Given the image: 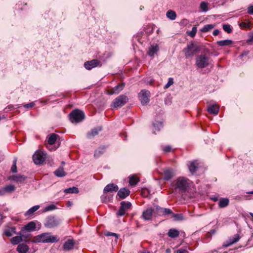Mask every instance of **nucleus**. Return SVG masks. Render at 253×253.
Segmentation results:
<instances>
[{"instance_id": "nucleus-1", "label": "nucleus", "mask_w": 253, "mask_h": 253, "mask_svg": "<svg viewBox=\"0 0 253 253\" xmlns=\"http://www.w3.org/2000/svg\"><path fill=\"white\" fill-rule=\"evenodd\" d=\"M59 241V238L57 236H53L51 233L45 232L35 236L31 239V243H53L58 242Z\"/></svg>"}, {"instance_id": "nucleus-2", "label": "nucleus", "mask_w": 253, "mask_h": 253, "mask_svg": "<svg viewBox=\"0 0 253 253\" xmlns=\"http://www.w3.org/2000/svg\"><path fill=\"white\" fill-rule=\"evenodd\" d=\"M190 180L184 177H178L175 184V188L181 192H185L190 186Z\"/></svg>"}, {"instance_id": "nucleus-3", "label": "nucleus", "mask_w": 253, "mask_h": 253, "mask_svg": "<svg viewBox=\"0 0 253 253\" xmlns=\"http://www.w3.org/2000/svg\"><path fill=\"white\" fill-rule=\"evenodd\" d=\"M69 119L73 123L82 122L84 118V113L79 109L72 111L69 114Z\"/></svg>"}, {"instance_id": "nucleus-4", "label": "nucleus", "mask_w": 253, "mask_h": 253, "mask_svg": "<svg viewBox=\"0 0 253 253\" xmlns=\"http://www.w3.org/2000/svg\"><path fill=\"white\" fill-rule=\"evenodd\" d=\"M210 58L206 55H200L196 59V65L199 68H204L209 65Z\"/></svg>"}, {"instance_id": "nucleus-5", "label": "nucleus", "mask_w": 253, "mask_h": 253, "mask_svg": "<svg viewBox=\"0 0 253 253\" xmlns=\"http://www.w3.org/2000/svg\"><path fill=\"white\" fill-rule=\"evenodd\" d=\"M128 101V98L126 95H120L114 100L111 106L117 109L125 105Z\"/></svg>"}, {"instance_id": "nucleus-6", "label": "nucleus", "mask_w": 253, "mask_h": 253, "mask_svg": "<svg viewBox=\"0 0 253 253\" xmlns=\"http://www.w3.org/2000/svg\"><path fill=\"white\" fill-rule=\"evenodd\" d=\"M198 50V46L193 43L188 44L187 47L183 49L186 58L193 56Z\"/></svg>"}, {"instance_id": "nucleus-7", "label": "nucleus", "mask_w": 253, "mask_h": 253, "mask_svg": "<svg viewBox=\"0 0 253 253\" xmlns=\"http://www.w3.org/2000/svg\"><path fill=\"white\" fill-rule=\"evenodd\" d=\"M46 154L41 151H37L33 155V160L36 165L42 164L46 159Z\"/></svg>"}, {"instance_id": "nucleus-8", "label": "nucleus", "mask_w": 253, "mask_h": 253, "mask_svg": "<svg viewBox=\"0 0 253 253\" xmlns=\"http://www.w3.org/2000/svg\"><path fill=\"white\" fill-rule=\"evenodd\" d=\"M138 97L141 104L146 105L150 101V92L147 90L143 89L139 93Z\"/></svg>"}, {"instance_id": "nucleus-9", "label": "nucleus", "mask_w": 253, "mask_h": 253, "mask_svg": "<svg viewBox=\"0 0 253 253\" xmlns=\"http://www.w3.org/2000/svg\"><path fill=\"white\" fill-rule=\"evenodd\" d=\"M28 237L29 235H24V234H20V236L13 237L11 239V242L13 245H17L22 241L29 244L31 243V239H28Z\"/></svg>"}, {"instance_id": "nucleus-10", "label": "nucleus", "mask_w": 253, "mask_h": 253, "mask_svg": "<svg viewBox=\"0 0 253 253\" xmlns=\"http://www.w3.org/2000/svg\"><path fill=\"white\" fill-rule=\"evenodd\" d=\"M59 223V220L54 216H49L46 218L44 226L47 228H53L57 226Z\"/></svg>"}, {"instance_id": "nucleus-11", "label": "nucleus", "mask_w": 253, "mask_h": 253, "mask_svg": "<svg viewBox=\"0 0 253 253\" xmlns=\"http://www.w3.org/2000/svg\"><path fill=\"white\" fill-rule=\"evenodd\" d=\"M131 204L129 202L123 201L121 203V206L119 210L117 212L118 216H123L125 215L126 211L130 209Z\"/></svg>"}, {"instance_id": "nucleus-12", "label": "nucleus", "mask_w": 253, "mask_h": 253, "mask_svg": "<svg viewBox=\"0 0 253 253\" xmlns=\"http://www.w3.org/2000/svg\"><path fill=\"white\" fill-rule=\"evenodd\" d=\"M153 213H154V209L152 207H148L143 211L141 217L144 220H150Z\"/></svg>"}, {"instance_id": "nucleus-13", "label": "nucleus", "mask_w": 253, "mask_h": 253, "mask_svg": "<svg viewBox=\"0 0 253 253\" xmlns=\"http://www.w3.org/2000/svg\"><path fill=\"white\" fill-rule=\"evenodd\" d=\"M240 238L241 237L239 234H236L234 236L229 238L228 240L223 243L222 246L223 247H228L238 242Z\"/></svg>"}, {"instance_id": "nucleus-14", "label": "nucleus", "mask_w": 253, "mask_h": 253, "mask_svg": "<svg viewBox=\"0 0 253 253\" xmlns=\"http://www.w3.org/2000/svg\"><path fill=\"white\" fill-rule=\"evenodd\" d=\"M75 245V241L73 239L67 240L63 245V250L67 252L73 250Z\"/></svg>"}, {"instance_id": "nucleus-15", "label": "nucleus", "mask_w": 253, "mask_h": 253, "mask_svg": "<svg viewBox=\"0 0 253 253\" xmlns=\"http://www.w3.org/2000/svg\"><path fill=\"white\" fill-rule=\"evenodd\" d=\"M101 130L102 127L100 126L94 127L86 133V137L88 139H92L95 136L97 135Z\"/></svg>"}, {"instance_id": "nucleus-16", "label": "nucleus", "mask_w": 253, "mask_h": 253, "mask_svg": "<svg viewBox=\"0 0 253 253\" xmlns=\"http://www.w3.org/2000/svg\"><path fill=\"white\" fill-rule=\"evenodd\" d=\"M118 189L119 187L117 185L114 183H110L105 187L103 190V193L107 194L109 192H117Z\"/></svg>"}, {"instance_id": "nucleus-17", "label": "nucleus", "mask_w": 253, "mask_h": 253, "mask_svg": "<svg viewBox=\"0 0 253 253\" xmlns=\"http://www.w3.org/2000/svg\"><path fill=\"white\" fill-rule=\"evenodd\" d=\"M99 62L97 59L86 61L84 63V66L87 70H91L93 68L97 67Z\"/></svg>"}, {"instance_id": "nucleus-18", "label": "nucleus", "mask_w": 253, "mask_h": 253, "mask_svg": "<svg viewBox=\"0 0 253 253\" xmlns=\"http://www.w3.org/2000/svg\"><path fill=\"white\" fill-rule=\"evenodd\" d=\"M125 86V84H119L108 90V94L112 95L113 94H118L121 90H122Z\"/></svg>"}, {"instance_id": "nucleus-19", "label": "nucleus", "mask_w": 253, "mask_h": 253, "mask_svg": "<svg viewBox=\"0 0 253 253\" xmlns=\"http://www.w3.org/2000/svg\"><path fill=\"white\" fill-rule=\"evenodd\" d=\"M159 50V48L157 44L151 45L148 48L147 54L150 57H154V55L157 54Z\"/></svg>"}, {"instance_id": "nucleus-20", "label": "nucleus", "mask_w": 253, "mask_h": 253, "mask_svg": "<svg viewBox=\"0 0 253 253\" xmlns=\"http://www.w3.org/2000/svg\"><path fill=\"white\" fill-rule=\"evenodd\" d=\"M175 175L172 169H168L164 171V179L165 180H169L172 178Z\"/></svg>"}, {"instance_id": "nucleus-21", "label": "nucleus", "mask_w": 253, "mask_h": 253, "mask_svg": "<svg viewBox=\"0 0 253 253\" xmlns=\"http://www.w3.org/2000/svg\"><path fill=\"white\" fill-rule=\"evenodd\" d=\"M219 107L216 104L209 105L207 108L208 112L211 114L217 115L219 112Z\"/></svg>"}, {"instance_id": "nucleus-22", "label": "nucleus", "mask_w": 253, "mask_h": 253, "mask_svg": "<svg viewBox=\"0 0 253 253\" xmlns=\"http://www.w3.org/2000/svg\"><path fill=\"white\" fill-rule=\"evenodd\" d=\"M130 194L129 189L126 188H121L118 192V196L122 199H125Z\"/></svg>"}, {"instance_id": "nucleus-23", "label": "nucleus", "mask_w": 253, "mask_h": 253, "mask_svg": "<svg viewBox=\"0 0 253 253\" xmlns=\"http://www.w3.org/2000/svg\"><path fill=\"white\" fill-rule=\"evenodd\" d=\"M9 179L16 182H23L26 179V177L23 175L16 174L10 177Z\"/></svg>"}, {"instance_id": "nucleus-24", "label": "nucleus", "mask_w": 253, "mask_h": 253, "mask_svg": "<svg viewBox=\"0 0 253 253\" xmlns=\"http://www.w3.org/2000/svg\"><path fill=\"white\" fill-rule=\"evenodd\" d=\"M36 228V224L34 221H31L23 227V229L21 230V232L24 233V230H26L27 231H34Z\"/></svg>"}, {"instance_id": "nucleus-25", "label": "nucleus", "mask_w": 253, "mask_h": 253, "mask_svg": "<svg viewBox=\"0 0 253 253\" xmlns=\"http://www.w3.org/2000/svg\"><path fill=\"white\" fill-rule=\"evenodd\" d=\"M54 173L56 176L59 177H62L66 175V172L64 171L63 166H60L54 171Z\"/></svg>"}, {"instance_id": "nucleus-26", "label": "nucleus", "mask_w": 253, "mask_h": 253, "mask_svg": "<svg viewBox=\"0 0 253 253\" xmlns=\"http://www.w3.org/2000/svg\"><path fill=\"white\" fill-rule=\"evenodd\" d=\"M106 147L105 146H101L99 147L97 150L95 151L94 157L95 158H98L103 154L106 150Z\"/></svg>"}, {"instance_id": "nucleus-27", "label": "nucleus", "mask_w": 253, "mask_h": 253, "mask_svg": "<svg viewBox=\"0 0 253 253\" xmlns=\"http://www.w3.org/2000/svg\"><path fill=\"white\" fill-rule=\"evenodd\" d=\"M16 228L15 227H7L3 231V234L7 237H11L13 233H15Z\"/></svg>"}, {"instance_id": "nucleus-28", "label": "nucleus", "mask_w": 253, "mask_h": 253, "mask_svg": "<svg viewBox=\"0 0 253 253\" xmlns=\"http://www.w3.org/2000/svg\"><path fill=\"white\" fill-rule=\"evenodd\" d=\"M15 190V186L12 185H9L5 186L3 189H0V191L2 193H0V195H4L6 192H10Z\"/></svg>"}, {"instance_id": "nucleus-29", "label": "nucleus", "mask_w": 253, "mask_h": 253, "mask_svg": "<svg viewBox=\"0 0 253 253\" xmlns=\"http://www.w3.org/2000/svg\"><path fill=\"white\" fill-rule=\"evenodd\" d=\"M29 250V247L24 244H19L17 248V251L20 253H26Z\"/></svg>"}, {"instance_id": "nucleus-30", "label": "nucleus", "mask_w": 253, "mask_h": 253, "mask_svg": "<svg viewBox=\"0 0 253 253\" xmlns=\"http://www.w3.org/2000/svg\"><path fill=\"white\" fill-rule=\"evenodd\" d=\"M229 204V200L227 198H221L218 203V207L220 208L226 207Z\"/></svg>"}, {"instance_id": "nucleus-31", "label": "nucleus", "mask_w": 253, "mask_h": 253, "mask_svg": "<svg viewBox=\"0 0 253 253\" xmlns=\"http://www.w3.org/2000/svg\"><path fill=\"white\" fill-rule=\"evenodd\" d=\"M58 137V135L55 133H53L51 134L48 138V143L51 145L54 144L56 141Z\"/></svg>"}, {"instance_id": "nucleus-32", "label": "nucleus", "mask_w": 253, "mask_h": 253, "mask_svg": "<svg viewBox=\"0 0 253 253\" xmlns=\"http://www.w3.org/2000/svg\"><path fill=\"white\" fill-rule=\"evenodd\" d=\"M39 205H36L29 210H28L24 214L25 216H28L32 215L36 211H37L40 208Z\"/></svg>"}, {"instance_id": "nucleus-33", "label": "nucleus", "mask_w": 253, "mask_h": 253, "mask_svg": "<svg viewBox=\"0 0 253 253\" xmlns=\"http://www.w3.org/2000/svg\"><path fill=\"white\" fill-rule=\"evenodd\" d=\"M179 231L174 228H172L169 230L168 235L170 238H176L179 236Z\"/></svg>"}, {"instance_id": "nucleus-34", "label": "nucleus", "mask_w": 253, "mask_h": 253, "mask_svg": "<svg viewBox=\"0 0 253 253\" xmlns=\"http://www.w3.org/2000/svg\"><path fill=\"white\" fill-rule=\"evenodd\" d=\"M189 170L191 173H194L197 170V163L196 161H193L190 163V164L188 165Z\"/></svg>"}, {"instance_id": "nucleus-35", "label": "nucleus", "mask_w": 253, "mask_h": 253, "mask_svg": "<svg viewBox=\"0 0 253 253\" xmlns=\"http://www.w3.org/2000/svg\"><path fill=\"white\" fill-rule=\"evenodd\" d=\"M233 42L230 40H225L218 41L217 42V44L221 46H227L232 44Z\"/></svg>"}, {"instance_id": "nucleus-36", "label": "nucleus", "mask_w": 253, "mask_h": 253, "mask_svg": "<svg viewBox=\"0 0 253 253\" xmlns=\"http://www.w3.org/2000/svg\"><path fill=\"white\" fill-rule=\"evenodd\" d=\"M113 198V195H106L104 194L101 196V200L102 203H107L110 202Z\"/></svg>"}, {"instance_id": "nucleus-37", "label": "nucleus", "mask_w": 253, "mask_h": 253, "mask_svg": "<svg viewBox=\"0 0 253 253\" xmlns=\"http://www.w3.org/2000/svg\"><path fill=\"white\" fill-rule=\"evenodd\" d=\"M129 178V183L131 186L136 185L139 181V179L134 175L131 176Z\"/></svg>"}, {"instance_id": "nucleus-38", "label": "nucleus", "mask_w": 253, "mask_h": 253, "mask_svg": "<svg viewBox=\"0 0 253 253\" xmlns=\"http://www.w3.org/2000/svg\"><path fill=\"white\" fill-rule=\"evenodd\" d=\"M166 15L167 17L171 20H175L176 17V13L171 10H169Z\"/></svg>"}, {"instance_id": "nucleus-39", "label": "nucleus", "mask_w": 253, "mask_h": 253, "mask_svg": "<svg viewBox=\"0 0 253 253\" xmlns=\"http://www.w3.org/2000/svg\"><path fill=\"white\" fill-rule=\"evenodd\" d=\"M214 27V25L213 24L206 25L201 29V31L203 33L208 32L212 29Z\"/></svg>"}, {"instance_id": "nucleus-40", "label": "nucleus", "mask_w": 253, "mask_h": 253, "mask_svg": "<svg viewBox=\"0 0 253 253\" xmlns=\"http://www.w3.org/2000/svg\"><path fill=\"white\" fill-rule=\"evenodd\" d=\"M64 192L66 194L68 193H78L79 192V189L76 187H73L65 189Z\"/></svg>"}, {"instance_id": "nucleus-41", "label": "nucleus", "mask_w": 253, "mask_h": 253, "mask_svg": "<svg viewBox=\"0 0 253 253\" xmlns=\"http://www.w3.org/2000/svg\"><path fill=\"white\" fill-rule=\"evenodd\" d=\"M164 209V208H162L158 205L156 206L155 209H154V213L159 216H162V215H163Z\"/></svg>"}, {"instance_id": "nucleus-42", "label": "nucleus", "mask_w": 253, "mask_h": 253, "mask_svg": "<svg viewBox=\"0 0 253 253\" xmlns=\"http://www.w3.org/2000/svg\"><path fill=\"white\" fill-rule=\"evenodd\" d=\"M154 127L156 130L159 131L160 129L163 127V124L161 122H157L153 124Z\"/></svg>"}, {"instance_id": "nucleus-43", "label": "nucleus", "mask_w": 253, "mask_h": 253, "mask_svg": "<svg viewBox=\"0 0 253 253\" xmlns=\"http://www.w3.org/2000/svg\"><path fill=\"white\" fill-rule=\"evenodd\" d=\"M239 26L241 28L245 29H251V24L250 22L246 23L242 22L239 24Z\"/></svg>"}, {"instance_id": "nucleus-44", "label": "nucleus", "mask_w": 253, "mask_h": 253, "mask_svg": "<svg viewBox=\"0 0 253 253\" xmlns=\"http://www.w3.org/2000/svg\"><path fill=\"white\" fill-rule=\"evenodd\" d=\"M172 217H174L176 220H182L184 219V217L182 214H175L172 212L171 214Z\"/></svg>"}, {"instance_id": "nucleus-45", "label": "nucleus", "mask_w": 253, "mask_h": 253, "mask_svg": "<svg viewBox=\"0 0 253 253\" xmlns=\"http://www.w3.org/2000/svg\"><path fill=\"white\" fill-rule=\"evenodd\" d=\"M223 29L227 33H231L232 31V29L231 26L229 24H224L222 26Z\"/></svg>"}, {"instance_id": "nucleus-46", "label": "nucleus", "mask_w": 253, "mask_h": 253, "mask_svg": "<svg viewBox=\"0 0 253 253\" xmlns=\"http://www.w3.org/2000/svg\"><path fill=\"white\" fill-rule=\"evenodd\" d=\"M200 8L203 11H207L208 10L207 3L205 1H202L200 4Z\"/></svg>"}, {"instance_id": "nucleus-47", "label": "nucleus", "mask_w": 253, "mask_h": 253, "mask_svg": "<svg viewBox=\"0 0 253 253\" xmlns=\"http://www.w3.org/2000/svg\"><path fill=\"white\" fill-rule=\"evenodd\" d=\"M196 32H197V28L194 26L192 28V30L191 31L188 32V35L190 37L193 38L195 36Z\"/></svg>"}, {"instance_id": "nucleus-48", "label": "nucleus", "mask_w": 253, "mask_h": 253, "mask_svg": "<svg viewBox=\"0 0 253 253\" xmlns=\"http://www.w3.org/2000/svg\"><path fill=\"white\" fill-rule=\"evenodd\" d=\"M172 214V211L170 209L164 208L163 211V215H162V216H166Z\"/></svg>"}, {"instance_id": "nucleus-49", "label": "nucleus", "mask_w": 253, "mask_h": 253, "mask_svg": "<svg viewBox=\"0 0 253 253\" xmlns=\"http://www.w3.org/2000/svg\"><path fill=\"white\" fill-rule=\"evenodd\" d=\"M16 159H15L13 162V164L12 165L11 170L12 172H17V167H16Z\"/></svg>"}, {"instance_id": "nucleus-50", "label": "nucleus", "mask_w": 253, "mask_h": 253, "mask_svg": "<svg viewBox=\"0 0 253 253\" xmlns=\"http://www.w3.org/2000/svg\"><path fill=\"white\" fill-rule=\"evenodd\" d=\"M106 236H114L116 237V242H117V239L119 238V235L116 233H112L110 232H108L105 234Z\"/></svg>"}, {"instance_id": "nucleus-51", "label": "nucleus", "mask_w": 253, "mask_h": 253, "mask_svg": "<svg viewBox=\"0 0 253 253\" xmlns=\"http://www.w3.org/2000/svg\"><path fill=\"white\" fill-rule=\"evenodd\" d=\"M56 209V207L54 205H50L48 206H46L44 210H45V211H49L54 210Z\"/></svg>"}, {"instance_id": "nucleus-52", "label": "nucleus", "mask_w": 253, "mask_h": 253, "mask_svg": "<svg viewBox=\"0 0 253 253\" xmlns=\"http://www.w3.org/2000/svg\"><path fill=\"white\" fill-rule=\"evenodd\" d=\"M173 84V79L171 78H169V81L167 84L165 85V88H168L170 85H171Z\"/></svg>"}, {"instance_id": "nucleus-53", "label": "nucleus", "mask_w": 253, "mask_h": 253, "mask_svg": "<svg viewBox=\"0 0 253 253\" xmlns=\"http://www.w3.org/2000/svg\"><path fill=\"white\" fill-rule=\"evenodd\" d=\"M35 105V103L34 102H32L30 103L26 104L24 105V107L26 109H31L33 108Z\"/></svg>"}, {"instance_id": "nucleus-54", "label": "nucleus", "mask_w": 253, "mask_h": 253, "mask_svg": "<svg viewBox=\"0 0 253 253\" xmlns=\"http://www.w3.org/2000/svg\"><path fill=\"white\" fill-rule=\"evenodd\" d=\"M162 149L165 152H169L170 151L171 148L170 146H162Z\"/></svg>"}, {"instance_id": "nucleus-55", "label": "nucleus", "mask_w": 253, "mask_h": 253, "mask_svg": "<svg viewBox=\"0 0 253 253\" xmlns=\"http://www.w3.org/2000/svg\"><path fill=\"white\" fill-rule=\"evenodd\" d=\"M176 253H189V252L185 249H180L177 250Z\"/></svg>"}, {"instance_id": "nucleus-56", "label": "nucleus", "mask_w": 253, "mask_h": 253, "mask_svg": "<svg viewBox=\"0 0 253 253\" xmlns=\"http://www.w3.org/2000/svg\"><path fill=\"white\" fill-rule=\"evenodd\" d=\"M248 13L250 14H253V5H251L248 8Z\"/></svg>"}, {"instance_id": "nucleus-57", "label": "nucleus", "mask_w": 253, "mask_h": 253, "mask_svg": "<svg viewBox=\"0 0 253 253\" xmlns=\"http://www.w3.org/2000/svg\"><path fill=\"white\" fill-rule=\"evenodd\" d=\"M249 36L250 39L247 41V42L248 43L253 42V32L251 33Z\"/></svg>"}, {"instance_id": "nucleus-58", "label": "nucleus", "mask_w": 253, "mask_h": 253, "mask_svg": "<svg viewBox=\"0 0 253 253\" xmlns=\"http://www.w3.org/2000/svg\"><path fill=\"white\" fill-rule=\"evenodd\" d=\"M219 33V31L218 29L214 30L212 33V34L214 36H217V35H218Z\"/></svg>"}, {"instance_id": "nucleus-59", "label": "nucleus", "mask_w": 253, "mask_h": 253, "mask_svg": "<svg viewBox=\"0 0 253 253\" xmlns=\"http://www.w3.org/2000/svg\"><path fill=\"white\" fill-rule=\"evenodd\" d=\"M8 108L10 110L15 109L14 105H9L8 106Z\"/></svg>"}, {"instance_id": "nucleus-60", "label": "nucleus", "mask_w": 253, "mask_h": 253, "mask_svg": "<svg viewBox=\"0 0 253 253\" xmlns=\"http://www.w3.org/2000/svg\"><path fill=\"white\" fill-rule=\"evenodd\" d=\"M20 105H19V104H16V105H14V108H15V109H17V108H20Z\"/></svg>"}, {"instance_id": "nucleus-61", "label": "nucleus", "mask_w": 253, "mask_h": 253, "mask_svg": "<svg viewBox=\"0 0 253 253\" xmlns=\"http://www.w3.org/2000/svg\"><path fill=\"white\" fill-rule=\"evenodd\" d=\"M212 199L213 200H214V201H217L218 200V198L217 197H214V198H212Z\"/></svg>"}, {"instance_id": "nucleus-62", "label": "nucleus", "mask_w": 253, "mask_h": 253, "mask_svg": "<svg viewBox=\"0 0 253 253\" xmlns=\"http://www.w3.org/2000/svg\"><path fill=\"white\" fill-rule=\"evenodd\" d=\"M2 222V216H1V215L0 214V225L1 224Z\"/></svg>"}, {"instance_id": "nucleus-63", "label": "nucleus", "mask_w": 253, "mask_h": 253, "mask_svg": "<svg viewBox=\"0 0 253 253\" xmlns=\"http://www.w3.org/2000/svg\"><path fill=\"white\" fill-rule=\"evenodd\" d=\"M247 194H253V191L247 192Z\"/></svg>"}, {"instance_id": "nucleus-64", "label": "nucleus", "mask_w": 253, "mask_h": 253, "mask_svg": "<svg viewBox=\"0 0 253 253\" xmlns=\"http://www.w3.org/2000/svg\"><path fill=\"white\" fill-rule=\"evenodd\" d=\"M250 215L252 216V217L253 218V213H250Z\"/></svg>"}]
</instances>
